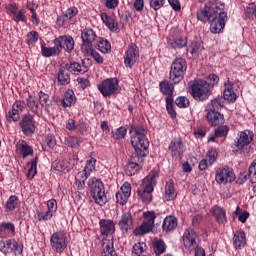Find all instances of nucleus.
Listing matches in <instances>:
<instances>
[{
    "mask_svg": "<svg viewBox=\"0 0 256 256\" xmlns=\"http://www.w3.org/2000/svg\"><path fill=\"white\" fill-rule=\"evenodd\" d=\"M56 140H55V136H53V134H48L43 142V149L44 151H49L50 149H53V147H55L56 145Z\"/></svg>",
    "mask_w": 256,
    "mask_h": 256,
    "instance_id": "obj_41",
    "label": "nucleus"
},
{
    "mask_svg": "<svg viewBox=\"0 0 256 256\" xmlns=\"http://www.w3.org/2000/svg\"><path fill=\"white\" fill-rule=\"evenodd\" d=\"M65 69L73 75H83V73L89 71V66L81 65V63L78 62H70L65 64Z\"/></svg>",
    "mask_w": 256,
    "mask_h": 256,
    "instance_id": "obj_21",
    "label": "nucleus"
},
{
    "mask_svg": "<svg viewBox=\"0 0 256 256\" xmlns=\"http://www.w3.org/2000/svg\"><path fill=\"white\" fill-rule=\"evenodd\" d=\"M215 181L218 183H223V181H225V168L216 170Z\"/></svg>",
    "mask_w": 256,
    "mask_h": 256,
    "instance_id": "obj_60",
    "label": "nucleus"
},
{
    "mask_svg": "<svg viewBox=\"0 0 256 256\" xmlns=\"http://www.w3.org/2000/svg\"><path fill=\"white\" fill-rule=\"evenodd\" d=\"M159 178V173L156 171H151L149 175H147L142 180V188L137 190V195L141 201L145 203V205H149L151 201H153V190L155 189V185H157V179Z\"/></svg>",
    "mask_w": 256,
    "mask_h": 256,
    "instance_id": "obj_4",
    "label": "nucleus"
},
{
    "mask_svg": "<svg viewBox=\"0 0 256 256\" xmlns=\"http://www.w3.org/2000/svg\"><path fill=\"white\" fill-rule=\"evenodd\" d=\"M166 109L172 119H175V117H177V112H175V108H173V98L166 97Z\"/></svg>",
    "mask_w": 256,
    "mask_h": 256,
    "instance_id": "obj_50",
    "label": "nucleus"
},
{
    "mask_svg": "<svg viewBox=\"0 0 256 256\" xmlns=\"http://www.w3.org/2000/svg\"><path fill=\"white\" fill-rule=\"evenodd\" d=\"M6 9L10 17H13L19 11L17 4H9Z\"/></svg>",
    "mask_w": 256,
    "mask_h": 256,
    "instance_id": "obj_63",
    "label": "nucleus"
},
{
    "mask_svg": "<svg viewBox=\"0 0 256 256\" xmlns=\"http://www.w3.org/2000/svg\"><path fill=\"white\" fill-rule=\"evenodd\" d=\"M155 212H145L144 213V220L142 225L139 226L134 230V235H145L146 233H151L153 231V227H155V219H156Z\"/></svg>",
    "mask_w": 256,
    "mask_h": 256,
    "instance_id": "obj_10",
    "label": "nucleus"
},
{
    "mask_svg": "<svg viewBox=\"0 0 256 256\" xmlns=\"http://www.w3.org/2000/svg\"><path fill=\"white\" fill-rule=\"evenodd\" d=\"M61 105L64 108L73 107V105H75V93L73 90H68L64 93V97L61 100Z\"/></svg>",
    "mask_w": 256,
    "mask_h": 256,
    "instance_id": "obj_26",
    "label": "nucleus"
},
{
    "mask_svg": "<svg viewBox=\"0 0 256 256\" xmlns=\"http://www.w3.org/2000/svg\"><path fill=\"white\" fill-rule=\"evenodd\" d=\"M165 5V0H150V7L154 9V11H159L161 7Z\"/></svg>",
    "mask_w": 256,
    "mask_h": 256,
    "instance_id": "obj_59",
    "label": "nucleus"
},
{
    "mask_svg": "<svg viewBox=\"0 0 256 256\" xmlns=\"http://www.w3.org/2000/svg\"><path fill=\"white\" fill-rule=\"evenodd\" d=\"M78 176H80L81 179L79 180L76 178V185H77V189H79L81 191V189H84L85 181H87V178H88L87 172L84 171V172L80 173Z\"/></svg>",
    "mask_w": 256,
    "mask_h": 256,
    "instance_id": "obj_54",
    "label": "nucleus"
},
{
    "mask_svg": "<svg viewBox=\"0 0 256 256\" xmlns=\"http://www.w3.org/2000/svg\"><path fill=\"white\" fill-rule=\"evenodd\" d=\"M102 256H117V252L115 251V248L113 247V242L109 240H105L102 244Z\"/></svg>",
    "mask_w": 256,
    "mask_h": 256,
    "instance_id": "obj_28",
    "label": "nucleus"
},
{
    "mask_svg": "<svg viewBox=\"0 0 256 256\" xmlns=\"http://www.w3.org/2000/svg\"><path fill=\"white\" fill-rule=\"evenodd\" d=\"M101 235H113L115 233V222L113 220L102 219L99 222Z\"/></svg>",
    "mask_w": 256,
    "mask_h": 256,
    "instance_id": "obj_22",
    "label": "nucleus"
},
{
    "mask_svg": "<svg viewBox=\"0 0 256 256\" xmlns=\"http://www.w3.org/2000/svg\"><path fill=\"white\" fill-rule=\"evenodd\" d=\"M48 211L55 213L57 211V201L55 199H51L47 202Z\"/></svg>",
    "mask_w": 256,
    "mask_h": 256,
    "instance_id": "obj_64",
    "label": "nucleus"
},
{
    "mask_svg": "<svg viewBox=\"0 0 256 256\" xmlns=\"http://www.w3.org/2000/svg\"><path fill=\"white\" fill-rule=\"evenodd\" d=\"M95 48L100 50L101 53H109L111 51V43L107 40L100 39L95 45Z\"/></svg>",
    "mask_w": 256,
    "mask_h": 256,
    "instance_id": "obj_43",
    "label": "nucleus"
},
{
    "mask_svg": "<svg viewBox=\"0 0 256 256\" xmlns=\"http://www.w3.org/2000/svg\"><path fill=\"white\" fill-rule=\"evenodd\" d=\"M185 144H183V140L181 137L174 138L169 144V151L171 152L172 157H183V149Z\"/></svg>",
    "mask_w": 256,
    "mask_h": 256,
    "instance_id": "obj_19",
    "label": "nucleus"
},
{
    "mask_svg": "<svg viewBox=\"0 0 256 256\" xmlns=\"http://www.w3.org/2000/svg\"><path fill=\"white\" fill-rule=\"evenodd\" d=\"M54 47L41 46V53L43 57H53L59 55L64 49L66 53H71L75 49V40L69 35L59 36L54 39Z\"/></svg>",
    "mask_w": 256,
    "mask_h": 256,
    "instance_id": "obj_3",
    "label": "nucleus"
},
{
    "mask_svg": "<svg viewBox=\"0 0 256 256\" xmlns=\"http://www.w3.org/2000/svg\"><path fill=\"white\" fill-rule=\"evenodd\" d=\"M18 151L20 155L25 159L26 157H29V155H33V148L29 145H27V142L25 140H22L17 144Z\"/></svg>",
    "mask_w": 256,
    "mask_h": 256,
    "instance_id": "obj_29",
    "label": "nucleus"
},
{
    "mask_svg": "<svg viewBox=\"0 0 256 256\" xmlns=\"http://www.w3.org/2000/svg\"><path fill=\"white\" fill-rule=\"evenodd\" d=\"M27 107L32 111V113H39V102H37V98L32 96L31 94L27 98Z\"/></svg>",
    "mask_w": 256,
    "mask_h": 256,
    "instance_id": "obj_39",
    "label": "nucleus"
},
{
    "mask_svg": "<svg viewBox=\"0 0 256 256\" xmlns=\"http://www.w3.org/2000/svg\"><path fill=\"white\" fill-rule=\"evenodd\" d=\"M175 227H177V218L173 217V216H167L162 224V229L163 231L169 232V231H173V229H175Z\"/></svg>",
    "mask_w": 256,
    "mask_h": 256,
    "instance_id": "obj_31",
    "label": "nucleus"
},
{
    "mask_svg": "<svg viewBox=\"0 0 256 256\" xmlns=\"http://www.w3.org/2000/svg\"><path fill=\"white\" fill-rule=\"evenodd\" d=\"M187 51H190V53H191V55H193V57H197V55H199V53H201V51H203V43L194 41L191 43V45L189 46Z\"/></svg>",
    "mask_w": 256,
    "mask_h": 256,
    "instance_id": "obj_40",
    "label": "nucleus"
},
{
    "mask_svg": "<svg viewBox=\"0 0 256 256\" xmlns=\"http://www.w3.org/2000/svg\"><path fill=\"white\" fill-rule=\"evenodd\" d=\"M101 19L103 23L110 29V31H117L119 29V23H117V20L113 16L107 15V13L101 14Z\"/></svg>",
    "mask_w": 256,
    "mask_h": 256,
    "instance_id": "obj_23",
    "label": "nucleus"
},
{
    "mask_svg": "<svg viewBox=\"0 0 256 256\" xmlns=\"http://www.w3.org/2000/svg\"><path fill=\"white\" fill-rule=\"evenodd\" d=\"M97 35H95V32L93 29H84L81 33V39H82V46L81 51L82 53H89L91 49L93 48V43H95V38Z\"/></svg>",
    "mask_w": 256,
    "mask_h": 256,
    "instance_id": "obj_13",
    "label": "nucleus"
},
{
    "mask_svg": "<svg viewBox=\"0 0 256 256\" xmlns=\"http://www.w3.org/2000/svg\"><path fill=\"white\" fill-rule=\"evenodd\" d=\"M79 13V10H77L76 7L68 8L65 13H63L61 16L57 18L58 25H63L65 21H69V19H73L75 15Z\"/></svg>",
    "mask_w": 256,
    "mask_h": 256,
    "instance_id": "obj_24",
    "label": "nucleus"
},
{
    "mask_svg": "<svg viewBox=\"0 0 256 256\" xmlns=\"http://www.w3.org/2000/svg\"><path fill=\"white\" fill-rule=\"evenodd\" d=\"M237 179L233 168L226 167L225 169V183H233Z\"/></svg>",
    "mask_w": 256,
    "mask_h": 256,
    "instance_id": "obj_48",
    "label": "nucleus"
},
{
    "mask_svg": "<svg viewBox=\"0 0 256 256\" xmlns=\"http://www.w3.org/2000/svg\"><path fill=\"white\" fill-rule=\"evenodd\" d=\"M19 127L24 135H33L35 133V120L33 115L24 114L19 122Z\"/></svg>",
    "mask_w": 256,
    "mask_h": 256,
    "instance_id": "obj_18",
    "label": "nucleus"
},
{
    "mask_svg": "<svg viewBox=\"0 0 256 256\" xmlns=\"http://www.w3.org/2000/svg\"><path fill=\"white\" fill-rule=\"evenodd\" d=\"M125 135H127V129L125 127H120L115 131H112V137L116 141H118L119 139H125Z\"/></svg>",
    "mask_w": 256,
    "mask_h": 256,
    "instance_id": "obj_49",
    "label": "nucleus"
},
{
    "mask_svg": "<svg viewBox=\"0 0 256 256\" xmlns=\"http://www.w3.org/2000/svg\"><path fill=\"white\" fill-rule=\"evenodd\" d=\"M225 87V101L227 103H235V101H237V93L233 90V83L228 81V83L225 84Z\"/></svg>",
    "mask_w": 256,
    "mask_h": 256,
    "instance_id": "obj_25",
    "label": "nucleus"
},
{
    "mask_svg": "<svg viewBox=\"0 0 256 256\" xmlns=\"http://www.w3.org/2000/svg\"><path fill=\"white\" fill-rule=\"evenodd\" d=\"M187 71V60L184 58H176L171 64L169 79L174 85L181 83Z\"/></svg>",
    "mask_w": 256,
    "mask_h": 256,
    "instance_id": "obj_8",
    "label": "nucleus"
},
{
    "mask_svg": "<svg viewBox=\"0 0 256 256\" xmlns=\"http://www.w3.org/2000/svg\"><path fill=\"white\" fill-rule=\"evenodd\" d=\"M39 101L40 105L44 107L45 111H51L53 109V105L51 104V101L49 100V95L45 94L44 92H39Z\"/></svg>",
    "mask_w": 256,
    "mask_h": 256,
    "instance_id": "obj_35",
    "label": "nucleus"
},
{
    "mask_svg": "<svg viewBox=\"0 0 256 256\" xmlns=\"http://www.w3.org/2000/svg\"><path fill=\"white\" fill-rule=\"evenodd\" d=\"M170 45L171 47H173V49H181L182 47H185V45H187V39L182 37H176L173 39Z\"/></svg>",
    "mask_w": 256,
    "mask_h": 256,
    "instance_id": "obj_47",
    "label": "nucleus"
},
{
    "mask_svg": "<svg viewBox=\"0 0 256 256\" xmlns=\"http://www.w3.org/2000/svg\"><path fill=\"white\" fill-rule=\"evenodd\" d=\"M50 245L55 253H63L67 249V234L63 231L53 233L50 237Z\"/></svg>",
    "mask_w": 256,
    "mask_h": 256,
    "instance_id": "obj_9",
    "label": "nucleus"
},
{
    "mask_svg": "<svg viewBox=\"0 0 256 256\" xmlns=\"http://www.w3.org/2000/svg\"><path fill=\"white\" fill-rule=\"evenodd\" d=\"M196 17L202 23H210L212 33H221L225 29V4L210 0L197 11Z\"/></svg>",
    "mask_w": 256,
    "mask_h": 256,
    "instance_id": "obj_1",
    "label": "nucleus"
},
{
    "mask_svg": "<svg viewBox=\"0 0 256 256\" xmlns=\"http://www.w3.org/2000/svg\"><path fill=\"white\" fill-rule=\"evenodd\" d=\"M199 236H197V233L193 229H187L183 234V243L184 247L188 249V251H195L197 249V246L199 243H197V239Z\"/></svg>",
    "mask_w": 256,
    "mask_h": 256,
    "instance_id": "obj_17",
    "label": "nucleus"
},
{
    "mask_svg": "<svg viewBox=\"0 0 256 256\" xmlns=\"http://www.w3.org/2000/svg\"><path fill=\"white\" fill-rule=\"evenodd\" d=\"M153 251L156 255H161L165 253L167 246L165 245V242L161 239H154L152 242Z\"/></svg>",
    "mask_w": 256,
    "mask_h": 256,
    "instance_id": "obj_34",
    "label": "nucleus"
},
{
    "mask_svg": "<svg viewBox=\"0 0 256 256\" xmlns=\"http://www.w3.org/2000/svg\"><path fill=\"white\" fill-rule=\"evenodd\" d=\"M19 203V198L15 195H12L8 198L6 202V211H15V208L17 207Z\"/></svg>",
    "mask_w": 256,
    "mask_h": 256,
    "instance_id": "obj_44",
    "label": "nucleus"
},
{
    "mask_svg": "<svg viewBox=\"0 0 256 256\" xmlns=\"http://www.w3.org/2000/svg\"><path fill=\"white\" fill-rule=\"evenodd\" d=\"M135 152L129 159L130 163H134L135 165H139L140 168H143V162L147 155H149V147L147 146H133Z\"/></svg>",
    "mask_w": 256,
    "mask_h": 256,
    "instance_id": "obj_14",
    "label": "nucleus"
},
{
    "mask_svg": "<svg viewBox=\"0 0 256 256\" xmlns=\"http://www.w3.org/2000/svg\"><path fill=\"white\" fill-rule=\"evenodd\" d=\"M85 55H91L96 63H99V65L103 64V57L95 50V48L90 49V51L85 53Z\"/></svg>",
    "mask_w": 256,
    "mask_h": 256,
    "instance_id": "obj_55",
    "label": "nucleus"
},
{
    "mask_svg": "<svg viewBox=\"0 0 256 256\" xmlns=\"http://www.w3.org/2000/svg\"><path fill=\"white\" fill-rule=\"evenodd\" d=\"M98 89L103 97L115 95V93H119V80H117V78L106 79L98 85Z\"/></svg>",
    "mask_w": 256,
    "mask_h": 256,
    "instance_id": "obj_11",
    "label": "nucleus"
},
{
    "mask_svg": "<svg viewBox=\"0 0 256 256\" xmlns=\"http://www.w3.org/2000/svg\"><path fill=\"white\" fill-rule=\"evenodd\" d=\"M118 225L123 233L131 231L133 229V215H131V212H124L120 217Z\"/></svg>",
    "mask_w": 256,
    "mask_h": 256,
    "instance_id": "obj_20",
    "label": "nucleus"
},
{
    "mask_svg": "<svg viewBox=\"0 0 256 256\" xmlns=\"http://www.w3.org/2000/svg\"><path fill=\"white\" fill-rule=\"evenodd\" d=\"M6 233H12L15 235V225L11 222H2L0 223V236L5 235Z\"/></svg>",
    "mask_w": 256,
    "mask_h": 256,
    "instance_id": "obj_37",
    "label": "nucleus"
},
{
    "mask_svg": "<svg viewBox=\"0 0 256 256\" xmlns=\"http://www.w3.org/2000/svg\"><path fill=\"white\" fill-rule=\"evenodd\" d=\"M137 59H139V47L137 44L131 43L128 45L127 50L124 56V65L129 69L133 68V65L137 63Z\"/></svg>",
    "mask_w": 256,
    "mask_h": 256,
    "instance_id": "obj_12",
    "label": "nucleus"
},
{
    "mask_svg": "<svg viewBox=\"0 0 256 256\" xmlns=\"http://www.w3.org/2000/svg\"><path fill=\"white\" fill-rule=\"evenodd\" d=\"M189 103V99L185 96H180L175 100V105H177V107H180V109H185L189 107Z\"/></svg>",
    "mask_w": 256,
    "mask_h": 256,
    "instance_id": "obj_53",
    "label": "nucleus"
},
{
    "mask_svg": "<svg viewBox=\"0 0 256 256\" xmlns=\"http://www.w3.org/2000/svg\"><path fill=\"white\" fill-rule=\"evenodd\" d=\"M233 241L235 249H241L242 247H245L247 243V239L245 238V232H239L237 234H234Z\"/></svg>",
    "mask_w": 256,
    "mask_h": 256,
    "instance_id": "obj_33",
    "label": "nucleus"
},
{
    "mask_svg": "<svg viewBox=\"0 0 256 256\" xmlns=\"http://www.w3.org/2000/svg\"><path fill=\"white\" fill-rule=\"evenodd\" d=\"M120 193H123L125 195H128L129 197H131V183L129 182H125L120 190H119Z\"/></svg>",
    "mask_w": 256,
    "mask_h": 256,
    "instance_id": "obj_62",
    "label": "nucleus"
},
{
    "mask_svg": "<svg viewBox=\"0 0 256 256\" xmlns=\"http://www.w3.org/2000/svg\"><path fill=\"white\" fill-rule=\"evenodd\" d=\"M13 251H19V245L17 241L13 239H9L6 241V246L4 249V255H8L9 253H13Z\"/></svg>",
    "mask_w": 256,
    "mask_h": 256,
    "instance_id": "obj_42",
    "label": "nucleus"
},
{
    "mask_svg": "<svg viewBox=\"0 0 256 256\" xmlns=\"http://www.w3.org/2000/svg\"><path fill=\"white\" fill-rule=\"evenodd\" d=\"M13 21L16 23L22 22L27 23V16H25V10H18L13 16Z\"/></svg>",
    "mask_w": 256,
    "mask_h": 256,
    "instance_id": "obj_51",
    "label": "nucleus"
},
{
    "mask_svg": "<svg viewBox=\"0 0 256 256\" xmlns=\"http://www.w3.org/2000/svg\"><path fill=\"white\" fill-rule=\"evenodd\" d=\"M217 105H219V107H225V103L221 102V99L217 98L212 100L211 103L206 106V119L208 123H211L212 127L223 125V121H225L223 114L215 110Z\"/></svg>",
    "mask_w": 256,
    "mask_h": 256,
    "instance_id": "obj_7",
    "label": "nucleus"
},
{
    "mask_svg": "<svg viewBox=\"0 0 256 256\" xmlns=\"http://www.w3.org/2000/svg\"><path fill=\"white\" fill-rule=\"evenodd\" d=\"M253 141V132L245 130L240 132L238 141L236 143V148L238 151H243V153H249V145Z\"/></svg>",
    "mask_w": 256,
    "mask_h": 256,
    "instance_id": "obj_16",
    "label": "nucleus"
},
{
    "mask_svg": "<svg viewBox=\"0 0 256 256\" xmlns=\"http://www.w3.org/2000/svg\"><path fill=\"white\" fill-rule=\"evenodd\" d=\"M250 180L254 189H256V159L250 164L248 174L244 175V181Z\"/></svg>",
    "mask_w": 256,
    "mask_h": 256,
    "instance_id": "obj_27",
    "label": "nucleus"
},
{
    "mask_svg": "<svg viewBox=\"0 0 256 256\" xmlns=\"http://www.w3.org/2000/svg\"><path fill=\"white\" fill-rule=\"evenodd\" d=\"M53 217V212L47 210L45 213L37 212V219L38 221H49Z\"/></svg>",
    "mask_w": 256,
    "mask_h": 256,
    "instance_id": "obj_57",
    "label": "nucleus"
},
{
    "mask_svg": "<svg viewBox=\"0 0 256 256\" xmlns=\"http://www.w3.org/2000/svg\"><path fill=\"white\" fill-rule=\"evenodd\" d=\"M225 136V126L220 125L215 129L214 136H211L208 138V143H211V141H215L217 137H224Z\"/></svg>",
    "mask_w": 256,
    "mask_h": 256,
    "instance_id": "obj_52",
    "label": "nucleus"
},
{
    "mask_svg": "<svg viewBox=\"0 0 256 256\" xmlns=\"http://www.w3.org/2000/svg\"><path fill=\"white\" fill-rule=\"evenodd\" d=\"M211 213L213 217H215V220L217 221V223H220V224L225 223V209L216 205L212 207Z\"/></svg>",
    "mask_w": 256,
    "mask_h": 256,
    "instance_id": "obj_30",
    "label": "nucleus"
},
{
    "mask_svg": "<svg viewBox=\"0 0 256 256\" xmlns=\"http://www.w3.org/2000/svg\"><path fill=\"white\" fill-rule=\"evenodd\" d=\"M159 87L163 95H167V97H170V99H173V91L175 89L173 84L169 83L168 81H162L160 82Z\"/></svg>",
    "mask_w": 256,
    "mask_h": 256,
    "instance_id": "obj_32",
    "label": "nucleus"
},
{
    "mask_svg": "<svg viewBox=\"0 0 256 256\" xmlns=\"http://www.w3.org/2000/svg\"><path fill=\"white\" fill-rule=\"evenodd\" d=\"M38 157H35V159H33L31 161V166L28 170V173H27V178L28 179H33L36 175H37V161H38Z\"/></svg>",
    "mask_w": 256,
    "mask_h": 256,
    "instance_id": "obj_46",
    "label": "nucleus"
},
{
    "mask_svg": "<svg viewBox=\"0 0 256 256\" xmlns=\"http://www.w3.org/2000/svg\"><path fill=\"white\" fill-rule=\"evenodd\" d=\"M128 200H129V195L123 194V192H119V191L116 193V201L120 205H125V203H127Z\"/></svg>",
    "mask_w": 256,
    "mask_h": 256,
    "instance_id": "obj_58",
    "label": "nucleus"
},
{
    "mask_svg": "<svg viewBox=\"0 0 256 256\" xmlns=\"http://www.w3.org/2000/svg\"><path fill=\"white\" fill-rule=\"evenodd\" d=\"M141 166L139 164H134L133 162H129L125 166V173L128 175V177H133V175H136V173H139L141 171Z\"/></svg>",
    "mask_w": 256,
    "mask_h": 256,
    "instance_id": "obj_36",
    "label": "nucleus"
},
{
    "mask_svg": "<svg viewBox=\"0 0 256 256\" xmlns=\"http://www.w3.org/2000/svg\"><path fill=\"white\" fill-rule=\"evenodd\" d=\"M88 187L92 198L97 205L103 206L107 203V195L105 194V185L99 178H91L88 181Z\"/></svg>",
    "mask_w": 256,
    "mask_h": 256,
    "instance_id": "obj_5",
    "label": "nucleus"
},
{
    "mask_svg": "<svg viewBox=\"0 0 256 256\" xmlns=\"http://www.w3.org/2000/svg\"><path fill=\"white\" fill-rule=\"evenodd\" d=\"M219 83V76L210 74L205 80H194L190 85V93L196 101H205L211 95L210 89Z\"/></svg>",
    "mask_w": 256,
    "mask_h": 256,
    "instance_id": "obj_2",
    "label": "nucleus"
},
{
    "mask_svg": "<svg viewBox=\"0 0 256 256\" xmlns=\"http://www.w3.org/2000/svg\"><path fill=\"white\" fill-rule=\"evenodd\" d=\"M26 107L27 104L25 103V101L17 100L12 105V110L7 112L6 121H8V123H11V121H19V119H21L20 113L24 111Z\"/></svg>",
    "mask_w": 256,
    "mask_h": 256,
    "instance_id": "obj_15",
    "label": "nucleus"
},
{
    "mask_svg": "<svg viewBox=\"0 0 256 256\" xmlns=\"http://www.w3.org/2000/svg\"><path fill=\"white\" fill-rule=\"evenodd\" d=\"M206 159L209 165H213V163H215V160L217 159V151L215 150L208 151L206 154Z\"/></svg>",
    "mask_w": 256,
    "mask_h": 256,
    "instance_id": "obj_61",
    "label": "nucleus"
},
{
    "mask_svg": "<svg viewBox=\"0 0 256 256\" xmlns=\"http://www.w3.org/2000/svg\"><path fill=\"white\" fill-rule=\"evenodd\" d=\"M132 147H149L147 130L139 124H132L129 128Z\"/></svg>",
    "mask_w": 256,
    "mask_h": 256,
    "instance_id": "obj_6",
    "label": "nucleus"
},
{
    "mask_svg": "<svg viewBox=\"0 0 256 256\" xmlns=\"http://www.w3.org/2000/svg\"><path fill=\"white\" fill-rule=\"evenodd\" d=\"M58 83L60 85H69L71 83V76L63 68H60L58 71Z\"/></svg>",
    "mask_w": 256,
    "mask_h": 256,
    "instance_id": "obj_38",
    "label": "nucleus"
},
{
    "mask_svg": "<svg viewBox=\"0 0 256 256\" xmlns=\"http://www.w3.org/2000/svg\"><path fill=\"white\" fill-rule=\"evenodd\" d=\"M166 195L168 199H175V184L172 179L168 180L166 183Z\"/></svg>",
    "mask_w": 256,
    "mask_h": 256,
    "instance_id": "obj_45",
    "label": "nucleus"
},
{
    "mask_svg": "<svg viewBox=\"0 0 256 256\" xmlns=\"http://www.w3.org/2000/svg\"><path fill=\"white\" fill-rule=\"evenodd\" d=\"M39 41V33L37 31H31L27 34V44L33 45Z\"/></svg>",
    "mask_w": 256,
    "mask_h": 256,
    "instance_id": "obj_56",
    "label": "nucleus"
}]
</instances>
